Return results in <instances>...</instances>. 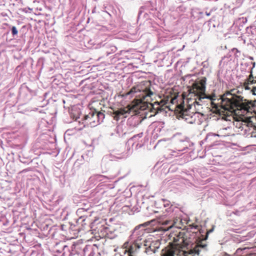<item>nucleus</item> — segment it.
Instances as JSON below:
<instances>
[{
  "label": "nucleus",
  "instance_id": "21",
  "mask_svg": "<svg viewBox=\"0 0 256 256\" xmlns=\"http://www.w3.org/2000/svg\"><path fill=\"white\" fill-rule=\"evenodd\" d=\"M157 112H158L157 111L156 112H155L154 114H156Z\"/></svg>",
  "mask_w": 256,
  "mask_h": 256
},
{
  "label": "nucleus",
  "instance_id": "10",
  "mask_svg": "<svg viewBox=\"0 0 256 256\" xmlns=\"http://www.w3.org/2000/svg\"><path fill=\"white\" fill-rule=\"evenodd\" d=\"M253 77L252 74H250L249 76V78L248 79L247 81L246 82H249L250 84H254L256 82L254 81V80L252 79Z\"/></svg>",
  "mask_w": 256,
  "mask_h": 256
},
{
  "label": "nucleus",
  "instance_id": "3",
  "mask_svg": "<svg viewBox=\"0 0 256 256\" xmlns=\"http://www.w3.org/2000/svg\"><path fill=\"white\" fill-rule=\"evenodd\" d=\"M206 77L202 78L198 81H196L192 84V86L188 88V100L189 102L191 104L189 106L194 104L200 105V102L202 99L208 98L211 100V106L212 108L218 110V106L214 103L216 95L214 94L207 96L206 94Z\"/></svg>",
  "mask_w": 256,
  "mask_h": 256
},
{
  "label": "nucleus",
  "instance_id": "17",
  "mask_svg": "<svg viewBox=\"0 0 256 256\" xmlns=\"http://www.w3.org/2000/svg\"><path fill=\"white\" fill-rule=\"evenodd\" d=\"M121 256V255H120V254H115V256Z\"/></svg>",
  "mask_w": 256,
  "mask_h": 256
},
{
  "label": "nucleus",
  "instance_id": "4",
  "mask_svg": "<svg viewBox=\"0 0 256 256\" xmlns=\"http://www.w3.org/2000/svg\"><path fill=\"white\" fill-rule=\"evenodd\" d=\"M174 244L166 247L162 250V256H176L178 254V248H182L188 245L189 240L183 236V234H180L174 240Z\"/></svg>",
  "mask_w": 256,
  "mask_h": 256
},
{
  "label": "nucleus",
  "instance_id": "11",
  "mask_svg": "<svg viewBox=\"0 0 256 256\" xmlns=\"http://www.w3.org/2000/svg\"><path fill=\"white\" fill-rule=\"evenodd\" d=\"M12 34L14 36L18 34V31L16 26H13L12 28Z\"/></svg>",
  "mask_w": 256,
  "mask_h": 256
},
{
  "label": "nucleus",
  "instance_id": "9",
  "mask_svg": "<svg viewBox=\"0 0 256 256\" xmlns=\"http://www.w3.org/2000/svg\"><path fill=\"white\" fill-rule=\"evenodd\" d=\"M253 84H250V82H244V86L246 90H250V92H252V88L254 86H252Z\"/></svg>",
  "mask_w": 256,
  "mask_h": 256
},
{
  "label": "nucleus",
  "instance_id": "15",
  "mask_svg": "<svg viewBox=\"0 0 256 256\" xmlns=\"http://www.w3.org/2000/svg\"><path fill=\"white\" fill-rule=\"evenodd\" d=\"M192 226V227H194V228H198V226H196V225L195 226V225H194V224L192 225V226Z\"/></svg>",
  "mask_w": 256,
  "mask_h": 256
},
{
  "label": "nucleus",
  "instance_id": "19",
  "mask_svg": "<svg viewBox=\"0 0 256 256\" xmlns=\"http://www.w3.org/2000/svg\"><path fill=\"white\" fill-rule=\"evenodd\" d=\"M172 226V225H171L170 226H169L166 230H168L170 228H171V227Z\"/></svg>",
  "mask_w": 256,
  "mask_h": 256
},
{
  "label": "nucleus",
  "instance_id": "18",
  "mask_svg": "<svg viewBox=\"0 0 256 256\" xmlns=\"http://www.w3.org/2000/svg\"><path fill=\"white\" fill-rule=\"evenodd\" d=\"M208 232H207V234L206 236V237L204 238V240L206 239L207 238V237H208Z\"/></svg>",
  "mask_w": 256,
  "mask_h": 256
},
{
  "label": "nucleus",
  "instance_id": "13",
  "mask_svg": "<svg viewBox=\"0 0 256 256\" xmlns=\"http://www.w3.org/2000/svg\"><path fill=\"white\" fill-rule=\"evenodd\" d=\"M176 100V96H174V98H171L170 102L171 104H174Z\"/></svg>",
  "mask_w": 256,
  "mask_h": 256
},
{
  "label": "nucleus",
  "instance_id": "12",
  "mask_svg": "<svg viewBox=\"0 0 256 256\" xmlns=\"http://www.w3.org/2000/svg\"><path fill=\"white\" fill-rule=\"evenodd\" d=\"M252 93L253 95L256 96V86L252 88Z\"/></svg>",
  "mask_w": 256,
  "mask_h": 256
},
{
  "label": "nucleus",
  "instance_id": "20",
  "mask_svg": "<svg viewBox=\"0 0 256 256\" xmlns=\"http://www.w3.org/2000/svg\"><path fill=\"white\" fill-rule=\"evenodd\" d=\"M168 224V221L166 222L165 223H164L165 224Z\"/></svg>",
  "mask_w": 256,
  "mask_h": 256
},
{
  "label": "nucleus",
  "instance_id": "7",
  "mask_svg": "<svg viewBox=\"0 0 256 256\" xmlns=\"http://www.w3.org/2000/svg\"><path fill=\"white\" fill-rule=\"evenodd\" d=\"M176 112H178V116L186 120V121L190 124H192L194 121L193 119V116L189 114V112L187 109L184 108L182 104H180L177 106Z\"/></svg>",
  "mask_w": 256,
  "mask_h": 256
},
{
  "label": "nucleus",
  "instance_id": "1",
  "mask_svg": "<svg viewBox=\"0 0 256 256\" xmlns=\"http://www.w3.org/2000/svg\"><path fill=\"white\" fill-rule=\"evenodd\" d=\"M140 92V94L136 96L138 98H135L131 104L124 108H119L114 111V118L116 120L120 118H126L132 112H136L138 110H144L150 108L152 112L154 106L152 104V96L154 93L149 88H146L142 90L137 87H133L126 93V95H130L133 94Z\"/></svg>",
  "mask_w": 256,
  "mask_h": 256
},
{
  "label": "nucleus",
  "instance_id": "2",
  "mask_svg": "<svg viewBox=\"0 0 256 256\" xmlns=\"http://www.w3.org/2000/svg\"><path fill=\"white\" fill-rule=\"evenodd\" d=\"M235 90V89H232L221 96L220 107L224 110L233 112L243 120L241 116L254 112L256 101L244 99L243 97L236 95Z\"/></svg>",
  "mask_w": 256,
  "mask_h": 256
},
{
  "label": "nucleus",
  "instance_id": "14",
  "mask_svg": "<svg viewBox=\"0 0 256 256\" xmlns=\"http://www.w3.org/2000/svg\"><path fill=\"white\" fill-rule=\"evenodd\" d=\"M247 256H256V254H248Z\"/></svg>",
  "mask_w": 256,
  "mask_h": 256
},
{
  "label": "nucleus",
  "instance_id": "6",
  "mask_svg": "<svg viewBox=\"0 0 256 256\" xmlns=\"http://www.w3.org/2000/svg\"><path fill=\"white\" fill-rule=\"evenodd\" d=\"M100 117H102L103 118L104 117V114L100 112H93L92 113H90L88 115H85L84 120H89V122L86 124H90L91 126H94L96 124L100 122Z\"/></svg>",
  "mask_w": 256,
  "mask_h": 256
},
{
  "label": "nucleus",
  "instance_id": "22",
  "mask_svg": "<svg viewBox=\"0 0 256 256\" xmlns=\"http://www.w3.org/2000/svg\"><path fill=\"white\" fill-rule=\"evenodd\" d=\"M255 126V127H256V126Z\"/></svg>",
  "mask_w": 256,
  "mask_h": 256
},
{
  "label": "nucleus",
  "instance_id": "5",
  "mask_svg": "<svg viewBox=\"0 0 256 256\" xmlns=\"http://www.w3.org/2000/svg\"><path fill=\"white\" fill-rule=\"evenodd\" d=\"M203 239L200 240L196 242L194 247L188 251H184V256H196L200 254V248L206 250L207 244L204 243Z\"/></svg>",
  "mask_w": 256,
  "mask_h": 256
},
{
  "label": "nucleus",
  "instance_id": "8",
  "mask_svg": "<svg viewBox=\"0 0 256 256\" xmlns=\"http://www.w3.org/2000/svg\"><path fill=\"white\" fill-rule=\"evenodd\" d=\"M140 246L137 244H133L130 245L128 249L124 250V254L127 252L128 256H136L138 250L140 248Z\"/></svg>",
  "mask_w": 256,
  "mask_h": 256
},
{
  "label": "nucleus",
  "instance_id": "16",
  "mask_svg": "<svg viewBox=\"0 0 256 256\" xmlns=\"http://www.w3.org/2000/svg\"><path fill=\"white\" fill-rule=\"evenodd\" d=\"M212 136H220L219 134H212Z\"/></svg>",
  "mask_w": 256,
  "mask_h": 256
}]
</instances>
